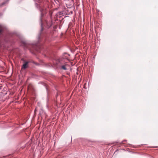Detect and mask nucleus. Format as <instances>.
<instances>
[{"label":"nucleus","mask_w":158,"mask_h":158,"mask_svg":"<svg viewBox=\"0 0 158 158\" xmlns=\"http://www.w3.org/2000/svg\"><path fill=\"white\" fill-rule=\"evenodd\" d=\"M41 31L43 30V27H45L47 28H49L52 25L51 21L50 20H41Z\"/></svg>","instance_id":"1"},{"label":"nucleus","mask_w":158,"mask_h":158,"mask_svg":"<svg viewBox=\"0 0 158 158\" xmlns=\"http://www.w3.org/2000/svg\"><path fill=\"white\" fill-rule=\"evenodd\" d=\"M69 66L68 64H65L62 65L61 66V69L64 70L67 69V67H69Z\"/></svg>","instance_id":"2"},{"label":"nucleus","mask_w":158,"mask_h":158,"mask_svg":"<svg viewBox=\"0 0 158 158\" xmlns=\"http://www.w3.org/2000/svg\"><path fill=\"white\" fill-rule=\"evenodd\" d=\"M28 62H26L23 65L22 67V69H26L27 68V65L28 64Z\"/></svg>","instance_id":"3"},{"label":"nucleus","mask_w":158,"mask_h":158,"mask_svg":"<svg viewBox=\"0 0 158 158\" xmlns=\"http://www.w3.org/2000/svg\"><path fill=\"white\" fill-rule=\"evenodd\" d=\"M41 15L42 16H44V15L46 13V11L45 10L42 9L41 10Z\"/></svg>","instance_id":"4"},{"label":"nucleus","mask_w":158,"mask_h":158,"mask_svg":"<svg viewBox=\"0 0 158 158\" xmlns=\"http://www.w3.org/2000/svg\"><path fill=\"white\" fill-rule=\"evenodd\" d=\"M3 27L0 25V33H1L3 30Z\"/></svg>","instance_id":"5"},{"label":"nucleus","mask_w":158,"mask_h":158,"mask_svg":"<svg viewBox=\"0 0 158 158\" xmlns=\"http://www.w3.org/2000/svg\"><path fill=\"white\" fill-rule=\"evenodd\" d=\"M71 5H73V3H74V2L72 0L71 1Z\"/></svg>","instance_id":"6"},{"label":"nucleus","mask_w":158,"mask_h":158,"mask_svg":"<svg viewBox=\"0 0 158 158\" xmlns=\"http://www.w3.org/2000/svg\"><path fill=\"white\" fill-rule=\"evenodd\" d=\"M63 19H64V18H62L61 20H63Z\"/></svg>","instance_id":"7"},{"label":"nucleus","mask_w":158,"mask_h":158,"mask_svg":"<svg viewBox=\"0 0 158 158\" xmlns=\"http://www.w3.org/2000/svg\"><path fill=\"white\" fill-rule=\"evenodd\" d=\"M40 38V37L39 36V37H38V38H39H39Z\"/></svg>","instance_id":"8"},{"label":"nucleus","mask_w":158,"mask_h":158,"mask_svg":"<svg viewBox=\"0 0 158 158\" xmlns=\"http://www.w3.org/2000/svg\"><path fill=\"white\" fill-rule=\"evenodd\" d=\"M85 85H84V87L85 88Z\"/></svg>","instance_id":"9"},{"label":"nucleus","mask_w":158,"mask_h":158,"mask_svg":"<svg viewBox=\"0 0 158 158\" xmlns=\"http://www.w3.org/2000/svg\"><path fill=\"white\" fill-rule=\"evenodd\" d=\"M85 85H84V87L85 88Z\"/></svg>","instance_id":"10"}]
</instances>
